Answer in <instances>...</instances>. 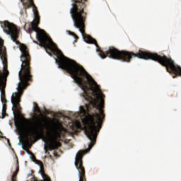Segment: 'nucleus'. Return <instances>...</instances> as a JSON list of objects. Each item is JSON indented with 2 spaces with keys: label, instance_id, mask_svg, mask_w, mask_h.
Listing matches in <instances>:
<instances>
[{
  "label": "nucleus",
  "instance_id": "1",
  "mask_svg": "<svg viewBox=\"0 0 181 181\" xmlns=\"http://www.w3.org/2000/svg\"><path fill=\"white\" fill-rule=\"evenodd\" d=\"M74 2L72 8L70 9L71 18L74 21V26L79 30L86 43L95 45L97 47V52H99V56L101 59H105L107 57L115 60H121L126 63H131L132 59H143L145 60V51L139 49L138 52H129L126 50L119 51L115 47H110L109 49L104 52L101 50L95 39L86 34V19H87V12L84 11L87 0H72Z\"/></svg>",
  "mask_w": 181,
  "mask_h": 181
},
{
  "label": "nucleus",
  "instance_id": "2",
  "mask_svg": "<svg viewBox=\"0 0 181 181\" xmlns=\"http://www.w3.org/2000/svg\"><path fill=\"white\" fill-rule=\"evenodd\" d=\"M1 28L4 29V32L7 35H11V40L16 45H20V50L21 52V69L18 72V77L20 82L18 83V91L13 93L11 95V104L13 105L12 110L13 113L21 112V95L23 94V90L26 89L30 84L33 81V76L32 75V68L30 67V54H29V49L25 44H21V42L18 41L19 37V30L18 27L12 23L6 21L1 23Z\"/></svg>",
  "mask_w": 181,
  "mask_h": 181
},
{
  "label": "nucleus",
  "instance_id": "3",
  "mask_svg": "<svg viewBox=\"0 0 181 181\" xmlns=\"http://www.w3.org/2000/svg\"><path fill=\"white\" fill-rule=\"evenodd\" d=\"M18 127L21 132H27L30 139H37L40 138L43 134V122L40 119H38L34 127H30V120L23 117L22 122Z\"/></svg>",
  "mask_w": 181,
  "mask_h": 181
},
{
  "label": "nucleus",
  "instance_id": "4",
  "mask_svg": "<svg viewBox=\"0 0 181 181\" xmlns=\"http://www.w3.org/2000/svg\"><path fill=\"white\" fill-rule=\"evenodd\" d=\"M53 134H49V138L51 139L49 149V151H54L57 148L62 146V143L57 141L60 139L62 136H64L67 129L63 127V124L57 120L54 124V128L53 129Z\"/></svg>",
  "mask_w": 181,
  "mask_h": 181
},
{
  "label": "nucleus",
  "instance_id": "5",
  "mask_svg": "<svg viewBox=\"0 0 181 181\" xmlns=\"http://www.w3.org/2000/svg\"><path fill=\"white\" fill-rule=\"evenodd\" d=\"M95 144H89L88 148L84 151H79L75 158V166L78 172L79 181H87L86 178V170L84 169V166H83V156L87 152H90L91 148L94 146Z\"/></svg>",
  "mask_w": 181,
  "mask_h": 181
},
{
  "label": "nucleus",
  "instance_id": "6",
  "mask_svg": "<svg viewBox=\"0 0 181 181\" xmlns=\"http://www.w3.org/2000/svg\"><path fill=\"white\" fill-rule=\"evenodd\" d=\"M0 59L3 64V70L1 71H8V54L6 53V47L4 45V40L0 37Z\"/></svg>",
  "mask_w": 181,
  "mask_h": 181
},
{
  "label": "nucleus",
  "instance_id": "7",
  "mask_svg": "<svg viewBox=\"0 0 181 181\" xmlns=\"http://www.w3.org/2000/svg\"><path fill=\"white\" fill-rule=\"evenodd\" d=\"M9 76V71H2L0 70V91L1 98L5 97V89L6 88V81Z\"/></svg>",
  "mask_w": 181,
  "mask_h": 181
},
{
  "label": "nucleus",
  "instance_id": "8",
  "mask_svg": "<svg viewBox=\"0 0 181 181\" xmlns=\"http://www.w3.org/2000/svg\"><path fill=\"white\" fill-rule=\"evenodd\" d=\"M18 173H19V162L17 160L15 172H11V177L10 181H16V178L18 177Z\"/></svg>",
  "mask_w": 181,
  "mask_h": 181
},
{
  "label": "nucleus",
  "instance_id": "9",
  "mask_svg": "<svg viewBox=\"0 0 181 181\" xmlns=\"http://www.w3.org/2000/svg\"><path fill=\"white\" fill-rule=\"evenodd\" d=\"M1 118L4 119L5 117H8V114H6V104H3L2 112H1Z\"/></svg>",
  "mask_w": 181,
  "mask_h": 181
},
{
  "label": "nucleus",
  "instance_id": "10",
  "mask_svg": "<svg viewBox=\"0 0 181 181\" xmlns=\"http://www.w3.org/2000/svg\"><path fill=\"white\" fill-rule=\"evenodd\" d=\"M35 112H37V114H40V115L42 117V119H46V117H45L43 115H42V110H40V108L37 105H36L35 107Z\"/></svg>",
  "mask_w": 181,
  "mask_h": 181
},
{
  "label": "nucleus",
  "instance_id": "11",
  "mask_svg": "<svg viewBox=\"0 0 181 181\" xmlns=\"http://www.w3.org/2000/svg\"><path fill=\"white\" fill-rule=\"evenodd\" d=\"M69 34L71 35V36H73L74 37V39H76V40H77V39H78V36H77V35H76V33L69 31Z\"/></svg>",
  "mask_w": 181,
  "mask_h": 181
},
{
  "label": "nucleus",
  "instance_id": "12",
  "mask_svg": "<svg viewBox=\"0 0 181 181\" xmlns=\"http://www.w3.org/2000/svg\"><path fill=\"white\" fill-rule=\"evenodd\" d=\"M23 148L24 151H26L27 153H28V155H30V156H31L32 153H32V151H29V149L28 148V146L23 147Z\"/></svg>",
  "mask_w": 181,
  "mask_h": 181
},
{
  "label": "nucleus",
  "instance_id": "13",
  "mask_svg": "<svg viewBox=\"0 0 181 181\" xmlns=\"http://www.w3.org/2000/svg\"><path fill=\"white\" fill-rule=\"evenodd\" d=\"M30 158L32 159V160L33 161V162H35V160H36V156H35V154L33 153H31V155L30 156Z\"/></svg>",
  "mask_w": 181,
  "mask_h": 181
},
{
  "label": "nucleus",
  "instance_id": "14",
  "mask_svg": "<svg viewBox=\"0 0 181 181\" xmlns=\"http://www.w3.org/2000/svg\"><path fill=\"white\" fill-rule=\"evenodd\" d=\"M1 103L3 104H6V98L4 97V98H1Z\"/></svg>",
  "mask_w": 181,
  "mask_h": 181
},
{
  "label": "nucleus",
  "instance_id": "15",
  "mask_svg": "<svg viewBox=\"0 0 181 181\" xmlns=\"http://www.w3.org/2000/svg\"><path fill=\"white\" fill-rule=\"evenodd\" d=\"M3 135H4V133H2V132L0 131V138H2Z\"/></svg>",
  "mask_w": 181,
  "mask_h": 181
},
{
  "label": "nucleus",
  "instance_id": "16",
  "mask_svg": "<svg viewBox=\"0 0 181 181\" xmlns=\"http://www.w3.org/2000/svg\"><path fill=\"white\" fill-rule=\"evenodd\" d=\"M29 144V137L27 136V145Z\"/></svg>",
  "mask_w": 181,
  "mask_h": 181
},
{
  "label": "nucleus",
  "instance_id": "17",
  "mask_svg": "<svg viewBox=\"0 0 181 181\" xmlns=\"http://www.w3.org/2000/svg\"><path fill=\"white\" fill-rule=\"evenodd\" d=\"M47 53H48V54H49V56H52V52H49L47 51Z\"/></svg>",
  "mask_w": 181,
  "mask_h": 181
},
{
  "label": "nucleus",
  "instance_id": "18",
  "mask_svg": "<svg viewBox=\"0 0 181 181\" xmlns=\"http://www.w3.org/2000/svg\"><path fill=\"white\" fill-rule=\"evenodd\" d=\"M45 152H47V148L46 146H45Z\"/></svg>",
  "mask_w": 181,
  "mask_h": 181
},
{
  "label": "nucleus",
  "instance_id": "19",
  "mask_svg": "<svg viewBox=\"0 0 181 181\" xmlns=\"http://www.w3.org/2000/svg\"><path fill=\"white\" fill-rule=\"evenodd\" d=\"M8 142V145L9 146H11V143L9 142V139H7Z\"/></svg>",
  "mask_w": 181,
  "mask_h": 181
},
{
  "label": "nucleus",
  "instance_id": "20",
  "mask_svg": "<svg viewBox=\"0 0 181 181\" xmlns=\"http://www.w3.org/2000/svg\"><path fill=\"white\" fill-rule=\"evenodd\" d=\"M77 127H80V123L77 124Z\"/></svg>",
  "mask_w": 181,
  "mask_h": 181
}]
</instances>
